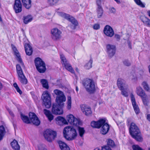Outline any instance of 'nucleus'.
Returning <instances> with one entry per match:
<instances>
[{
	"mask_svg": "<svg viewBox=\"0 0 150 150\" xmlns=\"http://www.w3.org/2000/svg\"><path fill=\"white\" fill-rule=\"evenodd\" d=\"M64 137L68 141L75 139L77 136L76 129L73 126H68L65 127L63 130Z\"/></svg>",
	"mask_w": 150,
	"mask_h": 150,
	"instance_id": "7ed1b4c3",
	"label": "nucleus"
},
{
	"mask_svg": "<svg viewBox=\"0 0 150 150\" xmlns=\"http://www.w3.org/2000/svg\"><path fill=\"white\" fill-rule=\"evenodd\" d=\"M14 87L15 88L17 91L18 93L20 95H21L22 93V91L20 89L18 85L16 83H15L13 84Z\"/></svg>",
	"mask_w": 150,
	"mask_h": 150,
	"instance_id": "49530a36",
	"label": "nucleus"
},
{
	"mask_svg": "<svg viewBox=\"0 0 150 150\" xmlns=\"http://www.w3.org/2000/svg\"><path fill=\"white\" fill-rule=\"evenodd\" d=\"M60 58L61 60V63L63 65H64L65 68L71 73L75 74L74 70L72 67L71 65L66 59L64 55L63 54H60Z\"/></svg>",
	"mask_w": 150,
	"mask_h": 150,
	"instance_id": "9d476101",
	"label": "nucleus"
},
{
	"mask_svg": "<svg viewBox=\"0 0 150 150\" xmlns=\"http://www.w3.org/2000/svg\"><path fill=\"white\" fill-rule=\"evenodd\" d=\"M135 3L138 6L142 8L145 7V4L143 3L141 0H134Z\"/></svg>",
	"mask_w": 150,
	"mask_h": 150,
	"instance_id": "37998d69",
	"label": "nucleus"
},
{
	"mask_svg": "<svg viewBox=\"0 0 150 150\" xmlns=\"http://www.w3.org/2000/svg\"><path fill=\"white\" fill-rule=\"evenodd\" d=\"M4 135L0 134V141L2 140L3 138Z\"/></svg>",
	"mask_w": 150,
	"mask_h": 150,
	"instance_id": "338daca9",
	"label": "nucleus"
},
{
	"mask_svg": "<svg viewBox=\"0 0 150 150\" xmlns=\"http://www.w3.org/2000/svg\"><path fill=\"white\" fill-rule=\"evenodd\" d=\"M13 8L16 13H19L22 11V4L20 0H15Z\"/></svg>",
	"mask_w": 150,
	"mask_h": 150,
	"instance_id": "2eb2a0df",
	"label": "nucleus"
},
{
	"mask_svg": "<svg viewBox=\"0 0 150 150\" xmlns=\"http://www.w3.org/2000/svg\"><path fill=\"white\" fill-rule=\"evenodd\" d=\"M23 19L24 23L27 24L32 20L33 18L31 16L28 15L27 16H24Z\"/></svg>",
	"mask_w": 150,
	"mask_h": 150,
	"instance_id": "72a5a7b5",
	"label": "nucleus"
},
{
	"mask_svg": "<svg viewBox=\"0 0 150 150\" xmlns=\"http://www.w3.org/2000/svg\"><path fill=\"white\" fill-rule=\"evenodd\" d=\"M12 47L14 55H16L20 54L16 47L14 45H12Z\"/></svg>",
	"mask_w": 150,
	"mask_h": 150,
	"instance_id": "3c124183",
	"label": "nucleus"
},
{
	"mask_svg": "<svg viewBox=\"0 0 150 150\" xmlns=\"http://www.w3.org/2000/svg\"><path fill=\"white\" fill-rule=\"evenodd\" d=\"M100 128V133L103 135H105L109 132L110 127L109 124H108L105 126H103Z\"/></svg>",
	"mask_w": 150,
	"mask_h": 150,
	"instance_id": "5701e85b",
	"label": "nucleus"
},
{
	"mask_svg": "<svg viewBox=\"0 0 150 150\" xmlns=\"http://www.w3.org/2000/svg\"><path fill=\"white\" fill-rule=\"evenodd\" d=\"M11 145L14 150H19L20 146L18 142L15 139H14L11 143Z\"/></svg>",
	"mask_w": 150,
	"mask_h": 150,
	"instance_id": "393cba45",
	"label": "nucleus"
},
{
	"mask_svg": "<svg viewBox=\"0 0 150 150\" xmlns=\"http://www.w3.org/2000/svg\"><path fill=\"white\" fill-rule=\"evenodd\" d=\"M67 122L70 124L75 126L82 125V123L79 119L76 118L73 115L69 114L67 116Z\"/></svg>",
	"mask_w": 150,
	"mask_h": 150,
	"instance_id": "1a4fd4ad",
	"label": "nucleus"
},
{
	"mask_svg": "<svg viewBox=\"0 0 150 150\" xmlns=\"http://www.w3.org/2000/svg\"><path fill=\"white\" fill-rule=\"evenodd\" d=\"M23 6L27 9H29L31 6V0H22Z\"/></svg>",
	"mask_w": 150,
	"mask_h": 150,
	"instance_id": "cd10ccee",
	"label": "nucleus"
},
{
	"mask_svg": "<svg viewBox=\"0 0 150 150\" xmlns=\"http://www.w3.org/2000/svg\"><path fill=\"white\" fill-rule=\"evenodd\" d=\"M12 124L13 125V126L14 129H15L16 128H17V126L16 123L14 122V121H12Z\"/></svg>",
	"mask_w": 150,
	"mask_h": 150,
	"instance_id": "0e129e2a",
	"label": "nucleus"
},
{
	"mask_svg": "<svg viewBox=\"0 0 150 150\" xmlns=\"http://www.w3.org/2000/svg\"><path fill=\"white\" fill-rule=\"evenodd\" d=\"M34 63L38 71L40 73H44L46 71L45 64V62L40 57H37L35 59Z\"/></svg>",
	"mask_w": 150,
	"mask_h": 150,
	"instance_id": "423d86ee",
	"label": "nucleus"
},
{
	"mask_svg": "<svg viewBox=\"0 0 150 150\" xmlns=\"http://www.w3.org/2000/svg\"><path fill=\"white\" fill-rule=\"evenodd\" d=\"M103 32L107 36L112 37L114 34L113 29L110 25H106L104 27Z\"/></svg>",
	"mask_w": 150,
	"mask_h": 150,
	"instance_id": "4468645a",
	"label": "nucleus"
},
{
	"mask_svg": "<svg viewBox=\"0 0 150 150\" xmlns=\"http://www.w3.org/2000/svg\"><path fill=\"white\" fill-rule=\"evenodd\" d=\"M114 37L117 39V41H119L120 39V35L118 34H115V35Z\"/></svg>",
	"mask_w": 150,
	"mask_h": 150,
	"instance_id": "052dcab7",
	"label": "nucleus"
},
{
	"mask_svg": "<svg viewBox=\"0 0 150 150\" xmlns=\"http://www.w3.org/2000/svg\"><path fill=\"white\" fill-rule=\"evenodd\" d=\"M38 150H47L46 148V146L44 144H40L38 145Z\"/></svg>",
	"mask_w": 150,
	"mask_h": 150,
	"instance_id": "a18cd8bd",
	"label": "nucleus"
},
{
	"mask_svg": "<svg viewBox=\"0 0 150 150\" xmlns=\"http://www.w3.org/2000/svg\"><path fill=\"white\" fill-rule=\"evenodd\" d=\"M9 112L10 115L12 117H13L12 119L13 120V117H14L15 116L13 113L11 111H9Z\"/></svg>",
	"mask_w": 150,
	"mask_h": 150,
	"instance_id": "e2e57ef3",
	"label": "nucleus"
},
{
	"mask_svg": "<svg viewBox=\"0 0 150 150\" xmlns=\"http://www.w3.org/2000/svg\"><path fill=\"white\" fill-rule=\"evenodd\" d=\"M147 119L149 121H150V114L147 115Z\"/></svg>",
	"mask_w": 150,
	"mask_h": 150,
	"instance_id": "774afa93",
	"label": "nucleus"
},
{
	"mask_svg": "<svg viewBox=\"0 0 150 150\" xmlns=\"http://www.w3.org/2000/svg\"><path fill=\"white\" fill-rule=\"evenodd\" d=\"M51 37L54 40H57L61 37L62 32L57 28H54L51 30Z\"/></svg>",
	"mask_w": 150,
	"mask_h": 150,
	"instance_id": "ddd939ff",
	"label": "nucleus"
},
{
	"mask_svg": "<svg viewBox=\"0 0 150 150\" xmlns=\"http://www.w3.org/2000/svg\"><path fill=\"white\" fill-rule=\"evenodd\" d=\"M107 120L106 118H101L98 120L100 128L103 126H105L109 124L106 122Z\"/></svg>",
	"mask_w": 150,
	"mask_h": 150,
	"instance_id": "7c9ffc66",
	"label": "nucleus"
},
{
	"mask_svg": "<svg viewBox=\"0 0 150 150\" xmlns=\"http://www.w3.org/2000/svg\"><path fill=\"white\" fill-rule=\"evenodd\" d=\"M29 117L31 123H32L33 124L37 126L40 125V121L35 113L30 112L29 114Z\"/></svg>",
	"mask_w": 150,
	"mask_h": 150,
	"instance_id": "f8f14e48",
	"label": "nucleus"
},
{
	"mask_svg": "<svg viewBox=\"0 0 150 150\" xmlns=\"http://www.w3.org/2000/svg\"><path fill=\"white\" fill-rule=\"evenodd\" d=\"M106 142H107L106 145L107 146H109L111 148H114L115 147L116 145L114 142L111 139L109 138L107 139Z\"/></svg>",
	"mask_w": 150,
	"mask_h": 150,
	"instance_id": "2f4dec72",
	"label": "nucleus"
},
{
	"mask_svg": "<svg viewBox=\"0 0 150 150\" xmlns=\"http://www.w3.org/2000/svg\"><path fill=\"white\" fill-rule=\"evenodd\" d=\"M106 52L108 57L111 58L115 55L116 51V46L114 45L108 44L106 45Z\"/></svg>",
	"mask_w": 150,
	"mask_h": 150,
	"instance_id": "9b49d317",
	"label": "nucleus"
},
{
	"mask_svg": "<svg viewBox=\"0 0 150 150\" xmlns=\"http://www.w3.org/2000/svg\"><path fill=\"white\" fill-rule=\"evenodd\" d=\"M115 9L114 7L111 8L110 9V11L111 13H114L115 12Z\"/></svg>",
	"mask_w": 150,
	"mask_h": 150,
	"instance_id": "680f3d73",
	"label": "nucleus"
},
{
	"mask_svg": "<svg viewBox=\"0 0 150 150\" xmlns=\"http://www.w3.org/2000/svg\"><path fill=\"white\" fill-rule=\"evenodd\" d=\"M86 91L90 94L94 93L96 92L95 83L93 79L86 78L82 81Z\"/></svg>",
	"mask_w": 150,
	"mask_h": 150,
	"instance_id": "20e7f679",
	"label": "nucleus"
},
{
	"mask_svg": "<svg viewBox=\"0 0 150 150\" xmlns=\"http://www.w3.org/2000/svg\"><path fill=\"white\" fill-rule=\"evenodd\" d=\"M40 82L44 88L46 89H48L49 88V86L48 82L47 80L45 79H42L40 80Z\"/></svg>",
	"mask_w": 150,
	"mask_h": 150,
	"instance_id": "f704fd0d",
	"label": "nucleus"
},
{
	"mask_svg": "<svg viewBox=\"0 0 150 150\" xmlns=\"http://www.w3.org/2000/svg\"><path fill=\"white\" fill-rule=\"evenodd\" d=\"M91 125L93 128L100 129L98 122L97 121H93L91 122Z\"/></svg>",
	"mask_w": 150,
	"mask_h": 150,
	"instance_id": "e433bc0d",
	"label": "nucleus"
},
{
	"mask_svg": "<svg viewBox=\"0 0 150 150\" xmlns=\"http://www.w3.org/2000/svg\"><path fill=\"white\" fill-rule=\"evenodd\" d=\"M76 126L77 127V130L79 136L81 138L83 137L85 132L84 128L79 126V125Z\"/></svg>",
	"mask_w": 150,
	"mask_h": 150,
	"instance_id": "473e14b6",
	"label": "nucleus"
},
{
	"mask_svg": "<svg viewBox=\"0 0 150 150\" xmlns=\"http://www.w3.org/2000/svg\"><path fill=\"white\" fill-rule=\"evenodd\" d=\"M102 150H112V149L109 146H107V145H104L102 146Z\"/></svg>",
	"mask_w": 150,
	"mask_h": 150,
	"instance_id": "5fc2aeb1",
	"label": "nucleus"
},
{
	"mask_svg": "<svg viewBox=\"0 0 150 150\" xmlns=\"http://www.w3.org/2000/svg\"><path fill=\"white\" fill-rule=\"evenodd\" d=\"M131 100L132 106L135 113L138 114L140 112V110L137 105L135 98L132 94H131Z\"/></svg>",
	"mask_w": 150,
	"mask_h": 150,
	"instance_id": "dca6fc26",
	"label": "nucleus"
},
{
	"mask_svg": "<svg viewBox=\"0 0 150 150\" xmlns=\"http://www.w3.org/2000/svg\"><path fill=\"white\" fill-rule=\"evenodd\" d=\"M123 64L125 66L127 67L130 66L131 64L129 60L128 59H125L123 61Z\"/></svg>",
	"mask_w": 150,
	"mask_h": 150,
	"instance_id": "8fccbe9b",
	"label": "nucleus"
},
{
	"mask_svg": "<svg viewBox=\"0 0 150 150\" xmlns=\"http://www.w3.org/2000/svg\"><path fill=\"white\" fill-rule=\"evenodd\" d=\"M6 131L3 125L0 126V134L5 135Z\"/></svg>",
	"mask_w": 150,
	"mask_h": 150,
	"instance_id": "864d4df0",
	"label": "nucleus"
},
{
	"mask_svg": "<svg viewBox=\"0 0 150 150\" xmlns=\"http://www.w3.org/2000/svg\"><path fill=\"white\" fill-rule=\"evenodd\" d=\"M93 28L94 29L98 30L100 28V26L99 24H96L93 25Z\"/></svg>",
	"mask_w": 150,
	"mask_h": 150,
	"instance_id": "6e6d98bb",
	"label": "nucleus"
},
{
	"mask_svg": "<svg viewBox=\"0 0 150 150\" xmlns=\"http://www.w3.org/2000/svg\"><path fill=\"white\" fill-rule=\"evenodd\" d=\"M17 58V60L18 62L20 63L23 66H24V64L23 62L22 59L21 58V56L20 54H18L16 55H15Z\"/></svg>",
	"mask_w": 150,
	"mask_h": 150,
	"instance_id": "de8ad7c7",
	"label": "nucleus"
},
{
	"mask_svg": "<svg viewBox=\"0 0 150 150\" xmlns=\"http://www.w3.org/2000/svg\"><path fill=\"white\" fill-rule=\"evenodd\" d=\"M141 21L146 25L150 27V20L145 16H141L140 18Z\"/></svg>",
	"mask_w": 150,
	"mask_h": 150,
	"instance_id": "a878e982",
	"label": "nucleus"
},
{
	"mask_svg": "<svg viewBox=\"0 0 150 150\" xmlns=\"http://www.w3.org/2000/svg\"><path fill=\"white\" fill-rule=\"evenodd\" d=\"M57 135L56 131L50 129H47L44 132V136L45 139L48 142H51L55 139Z\"/></svg>",
	"mask_w": 150,
	"mask_h": 150,
	"instance_id": "0eeeda50",
	"label": "nucleus"
},
{
	"mask_svg": "<svg viewBox=\"0 0 150 150\" xmlns=\"http://www.w3.org/2000/svg\"><path fill=\"white\" fill-rule=\"evenodd\" d=\"M142 85L144 90L150 92V88L146 82L144 81L142 83Z\"/></svg>",
	"mask_w": 150,
	"mask_h": 150,
	"instance_id": "ea45409f",
	"label": "nucleus"
},
{
	"mask_svg": "<svg viewBox=\"0 0 150 150\" xmlns=\"http://www.w3.org/2000/svg\"><path fill=\"white\" fill-rule=\"evenodd\" d=\"M59 14L60 16L71 23L72 24L70 25V27L72 29H75L78 25L79 23L77 20L69 14L63 12H60Z\"/></svg>",
	"mask_w": 150,
	"mask_h": 150,
	"instance_id": "39448f33",
	"label": "nucleus"
},
{
	"mask_svg": "<svg viewBox=\"0 0 150 150\" xmlns=\"http://www.w3.org/2000/svg\"><path fill=\"white\" fill-rule=\"evenodd\" d=\"M127 42L129 48H130V49H132V45H131L132 43H131V42L129 40H128L127 41Z\"/></svg>",
	"mask_w": 150,
	"mask_h": 150,
	"instance_id": "13d9d810",
	"label": "nucleus"
},
{
	"mask_svg": "<svg viewBox=\"0 0 150 150\" xmlns=\"http://www.w3.org/2000/svg\"><path fill=\"white\" fill-rule=\"evenodd\" d=\"M43 111L44 114L49 121H51L53 119L54 116L52 114V112H51L50 110L45 109H43Z\"/></svg>",
	"mask_w": 150,
	"mask_h": 150,
	"instance_id": "412c9836",
	"label": "nucleus"
},
{
	"mask_svg": "<svg viewBox=\"0 0 150 150\" xmlns=\"http://www.w3.org/2000/svg\"><path fill=\"white\" fill-rule=\"evenodd\" d=\"M18 76V79L22 84L25 85L27 84L28 83V80L23 73Z\"/></svg>",
	"mask_w": 150,
	"mask_h": 150,
	"instance_id": "4be33fe9",
	"label": "nucleus"
},
{
	"mask_svg": "<svg viewBox=\"0 0 150 150\" xmlns=\"http://www.w3.org/2000/svg\"><path fill=\"white\" fill-rule=\"evenodd\" d=\"M20 114L21 119L24 123L27 124L31 123L29 117L27 115H24L21 112H20Z\"/></svg>",
	"mask_w": 150,
	"mask_h": 150,
	"instance_id": "b1692460",
	"label": "nucleus"
},
{
	"mask_svg": "<svg viewBox=\"0 0 150 150\" xmlns=\"http://www.w3.org/2000/svg\"><path fill=\"white\" fill-rule=\"evenodd\" d=\"M42 98L43 104L47 108H50L51 105L50 95L47 91L44 92L42 95Z\"/></svg>",
	"mask_w": 150,
	"mask_h": 150,
	"instance_id": "6e6552de",
	"label": "nucleus"
},
{
	"mask_svg": "<svg viewBox=\"0 0 150 150\" xmlns=\"http://www.w3.org/2000/svg\"><path fill=\"white\" fill-rule=\"evenodd\" d=\"M16 67L18 75L23 73L21 67L19 64H17Z\"/></svg>",
	"mask_w": 150,
	"mask_h": 150,
	"instance_id": "a19ab883",
	"label": "nucleus"
},
{
	"mask_svg": "<svg viewBox=\"0 0 150 150\" xmlns=\"http://www.w3.org/2000/svg\"><path fill=\"white\" fill-rule=\"evenodd\" d=\"M120 90L121 91V93L123 96L125 97L128 96V93L127 92L125 91V88H123V89L122 90Z\"/></svg>",
	"mask_w": 150,
	"mask_h": 150,
	"instance_id": "603ef678",
	"label": "nucleus"
},
{
	"mask_svg": "<svg viewBox=\"0 0 150 150\" xmlns=\"http://www.w3.org/2000/svg\"><path fill=\"white\" fill-rule=\"evenodd\" d=\"M129 132L130 135L137 141L142 142L143 138L142 136L141 132L137 125L132 122L129 128Z\"/></svg>",
	"mask_w": 150,
	"mask_h": 150,
	"instance_id": "f03ea898",
	"label": "nucleus"
},
{
	"mask_svg": "<svg viewBox=\"0 0 150 150\" xmlns=\"http://www.w3.org/2000/svg\"><path fill=\"white\" fill-rule=\"evenodd\" d=\"M54 93L57 96L56 99V101L57 100V99L58 97H63L65 98V99H66V97L64 95V93L61 91L57 89H56L54 90Z\"/></svg>",
	"mask_w": 150,
	"mask_h": 150,
	"instance_id": "c85d7f7f",
	"label": "nucleus"
},
{
	"mask_svg": "<svg viewBox=\"0 0 150 150\" xmlns=\"http://www.w3.org/2000/svg\"><path fill=\"white\" fill-rule=\"evenodd\" d=\"M57 142L61 150H70L69 146L64 142L59 140L57 141Z\"/></svg>",
	"mask_w": 150,
	"mask_h": 150,
	"instance_id": "aec40b11",
	"label": "nucleus"
},
{
	"mask_svg": "<svg viewBox=\"0 0 150 150\" xmlns=\"http://www.w3.org/2000/svg\"><path fill=\"white\" fill-rule=\"evenodd\" d=\"M56 86H57L59 88H62L64 87L62 84V82L61 79L57 80V82L55 84Z\"/></svg>",
	"mask_w": 150,
	"mask_h": 150,
	"instance_id": "c03bdc74",
	"label": "nucleus"
},
{
	"mask_svg": "<svg viewBox=\"0 0 150 150\" xmlns=\"http://www.w3.org/2000/svg\"><path fill=\"white\" fill-rule=\"evenodd\" d=\"M132 81L134 82H136L137 81V77H134L132 78Z\"/></svg>",
	"mask_w": 150,
	"mask_h": 150,
	"instance_id": "69168bd1",
	"label": "nucleus"
},
{
	"mask_svg": "<svg viewBox=\"0 0 150 150\" xmlns=\"http://www.w3.org/2000/svg\"><path fill=\"white\" fill-rule=\"evenodd\" d=\"M96 4L98 6V7H102L101 0H96Z\"/></svg>",
	"mask_w": 150,
	"mask_h": 150,
	"instance_id": "4d7b16f0",
	"label": "nucleus"
},
{
	"mask_svg": "<svg viewBox=\"0 0 150 150\" xmlns=\"http://www.w3.org/2000/svg\"><path fill=\"white\" fill-rule=\"evenodd\" d=\"M133 150H144L138 145L134 144L132 146Z\"/></svg>",
	"mask_w": 150,
	"mask_h": 150,
	"instance_id": "09e8293b",
	"label": "nucleus"
},
{
	"mask_svg": "<svg viewBox=\"0 0 150 150\" xmlns=\"http://www.w3.org/2000/svg\"><path fill=\"white\" fill-rule=\"evenodd\" d=\"M117 84L119 90H122L125 86L126 82L123 79L119 78L117 79Z\"/></svg>",
	"mask_w": 150,
	"mask_h": 150,
	"instance_id": "a211bd4d",
	"label": "nucleus"
},
{
	"mask_svg": "<svg viewBox=\"0 0 150 150\" xmlns=\"http://www.w3.org/2000/svg\"><path fill=\"white\" fill-rule=\"evenodd\" d=\"M65 98L58 97L56 103H53L52 106L51 112L55 115H61L63 113V108L64 105V102L65 101Z\"/></svg>",
	"mask_w": 150,
	"mask_h": 150,
	"instance_id": "f257e3e1",
	"label": "nucleus"
},
{
	"mask_svg": "<svg viewBox=\"0 0 150 150\" xmlns=\"http://www.w3.org/2000/svg\"><path fill=\"white\" fill-rule=\"evenodd\" d=\"M60 0H47L48 4L51 6H56Z\"/></svg>",
	"mask_w": 150,
	"mask_h": 150,
	"instance_id": "c9c22d12",
	"label": "nucleus"
},
{
	"mask_svg": "<svg viewBox=\"0 0 150 150\" xmlns=\"http://www.w3.org/2000/svg\"><path fill=\"white\" fill-rule=\"evenodd\" d=\"M136 92L137 95L141 97L146 95L144 91L140 87H138L137 88Z\"/></svg>",
	"mask_w": 150,
	"mask_h": 150,
	"instance_id": "bb28decb",
	"label": "nucleus"
},
{
	"mask_svg": "<svg viewBox=\"0 0 150 150\" xmlns=\"http://www.w3.org/2000/svg\"><path fill=\"white\" fill-rule=\"evenodd\" d=\"M146 95L141 97L142 101L144 105L147 106L149 103V100L146 98Z\"/></svg>",
	"mask_w": 150,
	"mask_h": 150,
	"instance_id": "79ce46f5",
	"label": "nucleus"
},
{
	"mask_svg": "<svg viewBox=\"0 0 150 150\" xmlns=\"http://www.w3.org/2000/svg\"><path fill=\"white\" fill-rule=\"evenodd\" d=\"M71 103H70V102H67V108L69 110L71 108Z\"/></svg>",
	"mask_w": 150,
	"mask_h": 150,
	"instance_id": "bf43d9fd",
	"label": "nucleus"
},
{
	"mask_svg": "<svg viewBox=\"0 0 150 150\" xmlns=\"http://www.w3.org/2000/svg\"><path fill=\"white\" fill-rule=\"evenodd\" d=\"M25 51L26 54L28 56L31 55L33 52V50L32 47L28 43H25L24 45Z\"/></svg>",
	"mask_w": 150,
	"mask_h": 150,
	"instance_id": "6ab92c4d",
	"label": "nucleus"
},
{
	"mask_svg": "<svg viewBox=\"0 0 150 150\" xmlns=\"http://www.w3.org/2000/svg\"><path fill=\"white\" fill-rule=\"evenodd\" d=\"M58 122H61L63 124H67L68 122L65 118L61 116H57L55 119Z\"/></svg>",
	"mask_w": 150,
	"mask_h": 150,
	"instance_id": "c756f323",
	"label": "nucleus"
},
{
	"mask_svg": "<svg viewBox=\"0 0 150 150\" xmlns=\"http://www.w3.org/2000/svg\"><path fill=\"white\" fill-rule=\"evenodd\" d=\"M97 12L98 17V18H100L103 14V9L102 7H98L97 9Z\"/></svg>",
	"mask_w": 150,
	"mask_h": 150,
	"instance_id": "4c0bfd02",
	"label": "nucleus"
},
{
	"mask_svg": "<svg viewBox=\"0 0 150 150\" xmlns=\"http://www.w3.org/2000/svg\"><path fill=\"white\" fill-rule=\"evenodd\" d=\"M81 108L83 112L86 115L89 116L91 114L92 112L90 107H87L86 105H83L81 106Z\"/></svg>",
	"mask_w": 150,
	"mask_h": 150,
	"instance_id": "f3484780",
	"label": "nucleus"
},
{
	"mask_svg": "<svg viewBox=\"0 0 150 150\" xmlns=\"http://www.w3.org/2000/svg\"><path fill=\"white\" fill-rule=\"evenodd\" d=\"M92 62L93 60L91 58L89 62L85 65V68L87 69H89L91 68Z\"/></svg>",
	"mask_w": 150,
	"mask_h": 150,
	"instance_id": "58836bf2",
	"label": "nucleus"
}]
</instances>
